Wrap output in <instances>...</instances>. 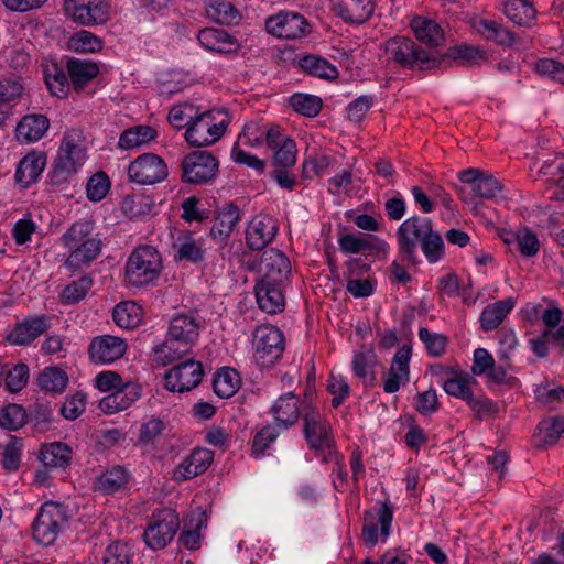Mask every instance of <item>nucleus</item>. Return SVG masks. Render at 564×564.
Returning a JSON list of instances; mask_svg holds the SVG:
<instances>
[{
    "mask_svg": "<svg viewBox=\"0 0 564 564\" xmlns=\"http://www.w3.org/2000/svg\"><path fill=\"white\" fill-rule=\"evenodd\" d=\"M419 338L424 344L431 356L440 357L445 351L447 345L446 336L438 333H432L426 327H420Z\"/></svg>",
    "mask_w": 564,
    "mask_h": 564,
    "instance_id": "64",
    "label": "nucleus"
},
{
    "mask_svg": "<svg viewBox=\"0 0 564 564\" xmlns=\"http://www.w3.org/2000/svg\"><path fill=\"white\" fill-rule=\"evenodd\" d=\"M225 116L221 110L197 111L192 124L185 132V139L192 147H207L218 141L224 134L228 120L223 118L217 121L216 116Z\"/></svg>",
    "mask_w": 564,
    "mask_h": 564,
    "instance_id": "3",
    "label": "nucleus"
},
{
    "mask_svg": "<svg viewBox=\"0 0 564 564\" xmlns=\"http://www.w3.org/2000/svg\"><path fill=\"white\" fill-rule=\"evenodd\" d=\"M86 154L82 145L74 140L64 139L54 160L51 172L52 183L62 184L66 182L84 164Z\"/></svg>",
    "mask_w": 564,
    "mask_h": 564,
    "instance_id": "10",
    "label": "nucleus"
},
{
    "mask_svg": "<svg viewBox=\"0 0 564 564\" xmlns=\"http://www.w3.org/2000/svg\"><path fill=\"white\" fill-rule=\"evenodd\" d=\"M65 69L74 88L83 89L99 74V65L78 57H65Z\"/></svg>",
    "mask_w": 564,
    "mask_h": 564,
    "instance_id": "25",
    "label": "nucleus"
},
{
    "mask_svg": "<svg viewBox=\"0 0 564 564\" xmlns=\"http://www.w3.org/2000/svg\"><path fill=\"white\" fill-rule=\"evenodd\" d=\"M214 460V453L207 448L197 447L186 456L174 469L173 479L184 481L204 474Z\"/></svg>",
    "mask_w": 564,
    "mask_h": 564,
    "instance_id": "20",
    "label": "nucleus"
},
{
    "mask_svg": "<svg viewBox=\"0 0 564 564\" xmlns=\"http://www.w3.org/2000/svg\"><path fill=\"white\" fill-rule=\"evenodd\" d=\"M514 299L506 297L487 305L480 315V327L485 332L498 328L514 307Z\"/></svg>",
    "mask_w": 564,
    "mask_h": 564,
    "instance_id": "33",
    "label": "nucleus"
},
{
    "mask_svg": "<svg viewBox=\"0 0 564 564\" xmlns=\"http://www.w3.org/2000/svg\"><path fill=\"white\" fill-rule=\"evenodd\" d=\"M465 402L475 412L478 420L494 416L499 411L498 404L482 394L475 395L471 393Z\"/></svg>",
    "mask_w": 564,
    "mask_h": 564,
    "instance_id": "63",
    "label": "nucleus"
},
{
    "mask_svg": "<svg viewBox=\"0 0 564 564\" xmlns=\"http://www.w3.org/2000/svg\"><path fill=\"white\" fill-rule=\"evenodd\" d=\"M21 453L22 441L17 436H11L2 453V467L8 471L18 470L21 462Z\"/></svg>",
    "mask_w": 564,
    "mask_h": 564,
    "instance_id": "62",
    "label": "nucleus"
},
{
    "mask_svg": "<svg viewBox=\"0 0 564 564\" xmlns=\"http://www.w3.org/2000/svg\"><path fill=\"white\" fill-rule=\"evenodd\" d=\"M66 520L65 510L59 503H44L32 525L34 540L43 545L53 544Z\"/></svg>",
    "mask_w": 564,
    "mask_h": 564,
    "instance_id": "7",
    "label": "nucleus"
},
{
    "mask_svg": "<svg viewBox=\"0 0 564 564\" xmlns=\"http://www.w3.org/2000/svg\"><path fill=\"white\" fill-rule=\"evenodd\" d=\"M68 47L78 53H95L102 48V41L91 32L80 30L69 37Z\"/></svg>",
    "mask_w": 564,
    "mask_h": 564,
    "instance_id": "51",
    "label": "nucleus"
},
{
    "mask_svg": "<svg viewBox=\"0 0 564 564\" xmlns=\"http://www.w3.org/2000/svg\"><path fill=\"white\" fill-rule=\"evenodd\" d=\"M93 286V279L89 275H83L76 281L67 284L61 295V301L65 305L77 304L83 301Z\"/></svg>",
    "mask_w": 564,
    "mask_h": 564,
    "instance_id": "50",
    "label": "nucleus"
},
{
    "mask_svg": "<svg viewBox=\"0 0 564 564\" xmlns=\"http://www.w3.org/2000/svg\"><path fill=\"white\" fill-rule=\"evenodd\" d=\"M28 423L26 410L17 403H10L0 409V426L9 430L17 431Z\"/></svg>",
    "mask_w": 564,
    "mask_h": 564,
    "instance_id": "47",
    "label": "nucleus"
},
{
    "mask_svg": "<svg viewBox=\"0 0 564 564\" xmlns=\"http://www.w3.org/2000/svg\"><path fill=\"white\" fill-rule=\"evenodd\" d=\"M50 127V121L44 115H26L15 128V138L20 143H34L43 138Z\"/></svg>",
    "mask_w": 564,
    "mask_h": 564,
    "instance_id": "27",
    "label": "nucleus"
},
{
    "mask_svg": "<svg viewBox=\"0 0 564 564\" xmlns=\"http://www.w3.org/2000/svg\"><path fill=\"white\" fill-rule=\"evenodd\" d=\"M178 527V516L173 509H158L143 530V541L152 550H162L173 540Z\"/></svg>",
    "mask_w": 564,
    "mask_h": 564,
    "instance_id": "4",
    "label": "nucleus"
},
{
    "mask_svg": "<svg viewBox=\"0 0 564 564\" xmlns=\"http://www.w3.org/2000/svg\"><path fill=\"white\" fill-rule=\"evenodd\" d=\"M471 382L476 381L470 376L455 373L453 377L445 379L442 386L447 394L466 401L473 393Z\"/></svg>",
    "mask_w": 564,
    "mask_h": 564,
    "instance_id": "54",
    "label": "nucleus"
},
{
    "mask_svg": "<svg viewBox=\"0 0 564 564\" xmlns=\"http://www.w3.org/2000/svg\"><path fill=\"white\" fill-rule=\"evenodd\" d=\"M46 164L44 153L31 152L22 158L17 166L14 180L22 187L36 182Z\"/></svg>",
    "mask_w": 564,
    "mask_h": 564,
    "instance_id": "28",
    "label": "nucleus"
},
{
    "mask_svg": "<svg viewBox=\"0 0 564 564\" xmlns=\"http://www.w3.org/2000/svg\"><path fill=\"white\" fill-rule=\"evenodd\" d=\"M304 437L311 449H330L334 443L330 425L313 406L307 405L303 414Z\"/></svg>",
    "mask_w": 564,
    "mask_h": 564,
    "instance_id": "13",
    "label": "nucleus"
},
{
    "mask_svg": "<svg viewBox=\"0 0 564 564\" xmlns=\"http://www.w3.org/2000/svg\"><path fill=\"white\" fill-rule=\"evenodd\" d=\"M384 52L389 62H393L402 68L431 69L441 65V61L431 52L405 36H394L388 40L384 44Z\"/></svg>",
    "mask_w": 564,
    "mask_h": 564,
    "instance_id": "2",
    "label": "nucleus"
},
{
    "mask_svg": "<svg viewBox=\"0 0 564 564\" xmlns=\"http://www.w3.org/2000/svg\"><path fill=\"white\" fill-rule=\"evenodd\" d=\"M291 107L299 113L307 117H316L323 106L322 99L308 94H294L290 98Z\"/></svg>",
    "mask_w": 564,
    "mask_h": 564,
    "instance_id": "52",
    "label": "nucleus"
},
{
    "mask_svg": "<svg viewBox=\"0 0 564 564\" xmlns=\"http://www.w3.org/2000/svg\"><path fill=\"white\" fill-rule=\"evenodd\" d=\"M254 356L262 365L278 360L284 351V335L271 324L260 325L253 333Z\"/></svg>",
    "mask_w": 564,
    "mask_h": 564,
    "instance_id": "12",
    "label": "nucleus"
},
{
    "mask_svg": "<svg viewBox=\"0 0 564 564\" xmlns=\"http://www.w3.org/2000/svg\"><path fill=\"white\" fill-rule=\"evenodd\" d=\"M446 57L457 61L463 66L480 65L487 59V53L480 46L455 45L448 48Z\"/></svg>",
    "mask_w": 564,
    "mask_h": 564,
    "instance_id": "43",
    "label": "nucleus"
},
{
    "mask_svg": "<svg viewBox=\"0 0 564 564\" xmlns=\"http://www.w3.org/2000/svg\"><path fill=\"white\" fill-rule=\"evenodd\" d=\"M199 328L200 325L195 317L178 314L171 319L167 335L193 347L198 339Z\"/></svg>",
    "mask_w": 564,
    "mask_h": 564,
    "instance_id": "30",
    "label": "nucleus"
},
{
    "mask_svg": "<svg viewBox=\"0 0 564 564\" xmlns=\"http://www.w3.org/2000/svg\"><path fill=\"white\" fill-rule=\"evenodd\" d=\"M110 180L105 172L95 173L87 182L86 193L91 202H100L110 189Z\"/></svg>",
    "mask_w": 564,
    "mask_h": 564,
    "instance_id": "61",
    "label": "nucleus"
},
{
    "mask_svg": "<svg viewBox=\"0 0 564 564\" xmlns=\"http://www.w3.org/2000/svg\"><path fill=\"white\" fill-rule=\"evenodd\" d=\"M240 220V208L234 203L226 204L218 210L210 228L212 239L219 246H225Z\"/></svg>",
    "mask_w": 564,
    "mask_h": 564,
    "instance_id": "21",
    "label": "nucleus"
},
{
    "mask_svg": "<svg viewBox=\"0 0 564 564\" xmlns=\"http://www.w3.org/2000/svg\"><path fill=\"white\" fill-rule=\"evenodd\" d=\"M411 29L419 41L430 45L437 46L444 39L441 25L426 17H414L411 20Z\"/></svg>",
    "mask_w": 564,
    "mask_h": 564,
    "instance_id": "38",
    "label": "nucleus"
},
{
    "mask_svg": "<svg viewBox=\"0 0 564 564\" xmlns=\"http://www.w3.org/2000/svg\"><path fill=\"white\" fill-rule=\"evenodd\" d=\"M171 250L176 263L200 264L205 261L206 251L203 241L191 230H178L172 236Z\"/></svg>",
    "mask_w": 564,
    "mask_h": 564,
    "instance_id": "15",
    "label": "nucleus"
},
{
    "mask_svg": "<svg viewBox=\"0 0 564 564\" xmlns=\"http://www.w3.org/2000/svg\"><path fill=\"white\" fill-rule=\"evenodd\" d=\"M282 429L276 425H265L253 437L252 441V456L254 458H260L265 449L270 447V445L278 438Z\"/></svg>",
    "mask_w": 564,
    "mask_h": 564,
    "instance_id": "57",
    "label": "nucleus"
},
{
    "mask_svg": "<svg viewBox=\"0 0 564 564\" xmlns=\"http://www.w3.org/2000/svg\"><path fill=\"white\" fill-rule=\"evenodd\" d=\"M284 284L259 280L254 286L257 303L261 311L276 314L284 310Z\"/></svg>",
    "mask_w": 564,
    "mask_h": 564,
    "instance_id": "23",
    "label": "nucleus"
},
{
    "mask_svg": "<svg viewBox=\"0 0 564 564\" xmlns=\"http://www.w3.org/2000/svg\"><path fill=\"white\" fill-rule=\"evenodd\" d=\"M458 178L470 189L469 193L463 187L458 189L462 199L466 203L470 199V194L479 198L497 200L503 191V185L497 177L479 169L463 170L459 172Z\"/></svg>",
    "mask_w": 564,
    "mask_h": 564,
    "instance_id": "6",
    "label": "nucleus"
},
{
    "mask_svg": "<svg viewBox=\"0 0 564 564\" xmlns=\"http://www.w3.org/2000/svg\"><path fill=\"white\" fill-rule=\"evenodd\" d=\"M505 241L507 243L514 241L520 253L527 258L534 257L540 249L535 234L528 228L520 229L517 234H510V238H506Z\"/></svg>",
    "mask_w": 564,
    "mask_h": 564,
    "instance_id": "53",
    "label": "nucleus"
},
{
    "mask_svg": "<svg viewBox=\"0 0 564 564\" xmlns=\"http://www.w3.org/2000/svg\"><path fill=\"white\" fill-rule=\"evenodd\" d=\"M212 10L214 19L224 25H238L242 20L241 12L229 1H216Z\"/></svg>",
    "mask_w": 564,
    "mask_h": 564,
    "instance_id": "58",
    "label": "nucleus"
},
{
    "mask_svg": "<svg viewBox=\"0 0 564 564\" xmlns=\"http://www.w3.org/2000/svg\"><path fill=\"white\" fill-rule=\"evenodd\" d=\"M373 9L372 0H341L336 7L338 15L352 23L367 21Z\"/></svg>",
    "mask_w": 564,
    "mask_h": 564,
    "instance_id": "35",
    "label": "nucleus"
},
{
    "mask_svg": "<svg viewBox=\"0 0 564 564\" xmlns=\"http://www.w3.org/2000/svg\"><path fill=\"white\" fill-rule=\"evenodd\" d=\"M26 412L28 422L32 423L37 431L44 432L51 427L54 409L48 401L36 400Z\"/></svg>",
    "mask_w": 564,
    "mask_h": 564,
    "instance_id": "46",
    "label": "nucleus"
},
{
    "mask_svg": "<svg viewBox=\"0 0 564 564\" xmlns=\"http://www.w3.org/2000/svg\"><path fill=\"white\" fill-rule=\"evenodd\" d=\"M63 9L69 19L86 26L105 24L111 12L107 0H65Z\"/></svg>",
    "mask_w": 564,
    "mask_h": 564,
    "instance_id": "8",
    "label": "nucleus"
},
{
    "mask_svg": "<svg viewBox=\"0 0 564 564\" xmlns=\"http://www.w3.org/2000/svg\"><path fill=\"white\" fill-rule=\"evenodd\" d=\"M45 83L53 96L64 98L69 91V77L64 68L57 63H51L46 66Z\"/></svg>",
    "mask_w": 564,
    "mask_h": 564,
    "instance_id": "44",
    "label": "nucleus"
},
{
    "mask_svg": "<svg viewBox=\"0 0 564 564\" xmlns=\"http://www.w3.org/2000/svg\"><path fill=\"white\" fill-rule=\"evenodd\" d=\"M197 41L205 50L221 55L236 54L241 47L232 34L218 28L200 29L197 33Z\"/></svg>",
    "mask_w": 564,
    "mask_h": 564,
    "instance_id": "19",
    "label": "nucleus"
},
{
    "mask_svg": "<svg viewBox=\"0 0 564 564\" xmlns=\"http://www.w3.org/2000/svg\"><path fill=\"white\" fill-rule=\"evenodd\" d=\"M300 68L306 74L327 80L336 79L339 72L335 65L318 55H305L299 59Z\"/></svg>",
    "mask_w": 564,
    "mask_h": 564,
    "instance_id": "37",
    "label": "nucleus"
},
{
    "mask_svg": "<svg viewBox=\"0 0 564 564\" xmlns=\"http://www.w3.org/2000/svg\"><path fill=\"white\" fill-rule=\"evenodd\" d=\"M278 220L270 215H256L247 225L246 242L251 250H261L272 242L278 234Z\"/></svg>",
    "mask_w": 564,
    "mask_h": 564,
    "instance_id": "17",
    "label": "nucleus"
},
{
    "mask_svg": "<svg viewBox=\"0 0 564 564\" xmlns=\"http://www.w3.org/2000/svg\"><path fill=\"white\" fill-rule=\"evenodd\" d=\"M239 386V375L232 369H223L213 381L214 392L223 399L234 395Z\"/></svg>",
    "mask_w": 564,
    "mask_h": 564,
    "instance_id": "49",
    "label": "nucleus"
},
{
    "mask_svg": "<svg viewBox=\"0 0 564 564\" xmlns=\"http://www.w3.org/2000/svg\"><path fill=\"white\" fill-rule=\"evenodd\" d=\"M140 397L139 387L126 383L99 402L102 412L111 414L128 409Z\"/></svg>",
    "mask_w": 564,
    "mask_h": 564,
    "instance_id": "29",
    "label": "nucleus"
},
{
    "mask_svg": "<svg viewBox=\"0 0 564 564\" xmlns=\"http://www.w3.org/2000/svg\"><path fill=\"white\" fill-rule=\"evenodd\" d=\"M101 246V240L96 238L70 248V253L64 262L65 268L72 273L83 270V268L89 265L100 254Z\"/></svg>",
    "mask_w": 564,
    "mask_h": 564,
    "instance_id": "26",
    "label": "nucleus"
},
{
    "mask_svg": "<svg viewBox=\"0 0 564 564\" xmlns=\"http://www.w3.org/2000/svg\"><path fill=\"white\" fill-rule=\"evenodd\" d=\"M268 33L285 40H296L306 36L311 32V25L300 13L293 11H280L265 19Z\"/></svg>",
    "mask_w": 564,
    "mask_h": 564,
    "instance_id": "11",
    "label": "nucleus"
},
{
    "mask_svg": "<svg viewBox=\"0 0 564 564\" xmlns=\"http://www.w3.org/2000/svg\"><path fill=\"white\" fill-rule=\"evenodd\" d=\"M130 479L128 469L121 466H112L104 471L94 484V489L105 495H112L122 489Z\"/></svg>",
    "mask_w": 564,
    "mask_h": 564,
    "instance_id": "34",
    "label": "nucleus"
},
{
    "mask_svg": "<svg viewBox=\"0 0 564 564\" xmlns=\"http://www.w3.org/2000/svg\"><path fill=\"white\" fill-rule=\"evenodd\" d=\"M218 169L219 162L212 152L196 150L184 156L181 180L187 184H207L216 177Z\"/></svg>",
    "mask_w": 564,
    "mask_h": 564,
    "instance_id": "5",
    "label": "nucleus"
},
{
    "mask_svg": "<svg viewBox=\"0 0 564 564\" xmlns=\"http://www.w3.org/2000/svg\"><path fill=\"white\" fill-rule=\"evenodd\" d=\"M270 414L273 416L274 425L288 430L300 419V399L292 391L280 395L272 406Z\"/></svg>",
    "mask_w": 564,
    "mask_h": 564,
    "instance_id": "22",
    "label": "nucleus"
},
{
    "mask_svg": "<svg viewBox=\"0 0 564 564\" xmlns=\"http://www.w3.org/2000/svg\"><path fill=\"white\" fill-rule=\"evenodd\" d=\"M198 108L191 102H183L173 106L169 112V122L177 130L187 128L192 124Z\"/></svg>",
    "mask_w": 564,
    "mask_h": 564,
    "instance_id": "56",
    "label": "nucleus"
},
{
    "mask_svg": "<svg viewBox=\"0 0 564 564\" xmlns=\"http://www.w3.org/2000/svg\"><path fill=\"white\" fill-rule=\"evenodd\" d=\"M94 224L88 220L77 221L62 236L64 246L67 249L85 243L86 240L96 239L93 236Z\"/></svg>",
    "mask_w": 564,
    "mask_h": 564,
    "instance_id": "48",
    "label": "nucleus"
},
{
    "mask_svg": "<svg viewBox=\"0 0 564 564\" xmlns=\"http://www.w3.org/2000/svg\"><path fill=\"white\" fill-rule=\"evenodd\" d=\"M503 12L507 18L518 25H529L536 15V10L529 0H506Z\"/></svg>",
    "mask_w": 564,
    "mask_h": 564,
    "instance_id": "41",
    "label": "nucleus"
},
{
    "mask_svg": "<svg viewBox=\"0 0 564 564\" xmlns=\"http://www.w3.org/2000/svg\"><path fill=\"white\" fill-rule=\"evenodd\" d=\"M48 328L47 317L33 316L18 323L6 339L12 345H28Z\"/></svg>",
    "mask_w": 564,
    "mask_h": 564,
    "instance_id": "24",
    "label": "nucleus"
},
{
    "mask_svg": "<svg viewBox=\"0 0 564 564\" xmlns=\"http://www.w3.org/2000/svg\"><path fill=\"white\" fill-rule=\"evenodd\" d=\"M112 318L121 328H135L141 324V306L135 301H121L113 307Z\"/></svg>",
    "mask_w": 564,
    "mask_h": 564,
    "instance_id": "40",
    "label": "nucleus"
},
{
    "mask_svg": "<svg viewBox=\"0 0 564 564\" xmlns=\"http://www.w3.org/2000/svg\"><path fill=\"white\" fill-rule=\"evenodd\" d=\"M67 373L57 367H46L37 377L39 387L46 393H62L67 387Z\"/></svg>",
    "mask_w": 564,
    "mask_h": 564,
    "instance_id": "42",
    "label": "nucleus"
},
{
    "mask_svg": "<svg viewBox=\"0 0 564 564\" xmlns=\"http://www.w3.org/2000/svg\"><path fill=\"white\" fill-rule=\"evenodd\" d=\"M186 343L174 339L167 335L166 339L153 349V367H165L191 351Z\"/></svg>",
    "mask_w": 564,
    "mask_h": 564,
    "instance_id": "32",
    "label": "nucleus"
},
{
    "mask_svg": "<svg viewBox=\"0 0 564 564\" xmlns=\"http://www.w3.org/2000/svg\"><path fill=\"white\" fill-rule=\"evenodd\" d=\"M203 377L202 362L187 359L165 371L164 387L170 392L185 393L198 387Z\"/></svg>",
    "mask_w": 564,
    "mask_h": 564,
    "instance_id": "9",
    "label": "nucleus"
},
{
    "mask_svg": "<svg viewBox=\"0 0 564 564\" xmlns=\"http://www.w3.org/2000/svg\"><path fill=\"white\" fill-rule=\"evenodd\" d=\"M371 240L369 235L345 234L338 238V246L344 253H359L373 249Z\"/></svg>",
    "mask_w": 564,
    "mask_h": 564,
    "instance_id": "55",
    "label": "nucleus"
},
{
    "mask_svg": "<svg viewBox=\"0 0 564 564\" xmlns=\"http://www.w3.org/2000/svg\"><path fill=\"white\" fill-rule=\"evenodd\" d=\"M392 520L393 509L388 501L381 502L375 511H366L361 532L364 543L369 547H373L378 543V524L380 525V536L382 541H386L391 532Z\"/></svg>",
    "mask_w": 564,
    "mask_h": 564,
    "instance_id": "14",
    "label": "nucleus"
},
{
    "mask_svg": "<svg viewBox=\"0 0 564 564\" xmlns=\"http://www.w3.org/2000/svg\"><path fill=\"white\" fill-rule=\"evenodd\" d=\"M161 269L160 253L153 247L143 245V285L159 278Z\"/></svg>",
    "mask_w": 564,
    "mask_h": 564,
    "instance_id": "59",
    "label": "nucleus"
},
{
    "mask_svg": "<svg viewBox=\"0 0 564 564\" xmlns=\"http://www.w3.org/2000/svg\"><path fill=\"white\" fill-rule=\"evenodd\" d=\"M127 350L124 339L112 335L96 336L88 346V356L96 365H110L119 360Z\"/></svg>",
    "mask_w": 564,
    "mask_h": 564,
    "instance_id": "16",
    "label": "nucleus"
},
{
    "mask_svg": "<svg viewBox=\"0 0 564 564\" xmlns=\"http://www.w3.org/2000/svg\"><path fill=\"white\" fill-rule=\"evenodd\" d=\"M475 31L488 41H492L500 45H511L513 35L499 22L489 19H476L473 22Z\"/></svg>",
    "mask_w": 564,
    "mask_h": 564,
    "instance_id": "39",
    "label": "nucleus"
},
{
    "mask_svg": "<svg viewBox=\"0 0 564 564\" xmlns=\"http://www.w3.org/2000/svg\"><path fill=\"white\" fill-rule=\"evenodd\" d=\"M259 270L261 281L284 284L291 273V263L288 257L278 249L265 250L260 259Z\"/></svg>",
    "mask_w": 564,
    "mask_h": 564,
    "instance_id": "18",
    "label": "nucleus"
},
{
    "mask_svg": "<svg viewBox=\"0 0 564 564\" xmlns=\"http://www.w3.org/2000/svg\"><path fill=\"white\" fill-rule=\"evenodd\" d=\"M167 166L163 159L154 153H143V184H155L167 177Z\"/></svg>",
    "mask_w": 564,
    "mask_h": 564,
    "instance_id": "45",
    "label": "nucleus"
},
{
    "mask_svg": "<svg viewBox=\"0 0 564 564\" xmlns=\"http://www.w3.org/2000/svg\"><path fill=\"white\" fill-rule=\"evenodd\" d=\"M378 358L372 348H362L354 352L351 369L356 377L362 380L366 387L376 383V366Z\"/></svg>",
    "mask_w": 564,
    "mask_h": 564,
    "instance_id": "31",
    "label": "nucleus"
},
{
    "mask_svg": "<svg viewBox=\"0 0 564 564\" xmlns=\"http://www.w3.org/2000/svg\"><path fill=\"white\" fill-rule=\"evenodd\" d=\"M273 150V163L275 167L290 169L295 164L297 149L293 139H284L282 144Z\"/></svg>",
    "mask_w": 564,
    "mask_h": 564,
    "instance_id": "60",
    "label": "nucleus"
},
{
    "mask_svg": "<svg viewBox=\"0 0 564 564\" xmlns=\"http://www.w3.org/2000/svg\"><path fill=\"white\" fill-rule=\"evenodd\" d=\"M398 252L408 263H421L419 248L427 262L436 263L445 254L441 234L430 218L414 215L405 219L395 231Z\"/></svg>",
    "mask_w": 564,
    "mask_h": 564,
    "instance_id": "1",
    "label": "nucleus"
},
{
    "mask_svg": "<svg viewBox=\"0 0 564 564\" xmlns=\"http://www.w3.org/2000/svg\"><path fill=\"white\" fill-rule=\"evenodd\" d=\"M39 458L46 467L65 469L72 459V448L62 442L45 444Z\"/></svg>",
    "mask_w": 564,
    "mask_h": 564,
    "instance_id": "36",
    "label": "nucleus"
}]
</instances>
